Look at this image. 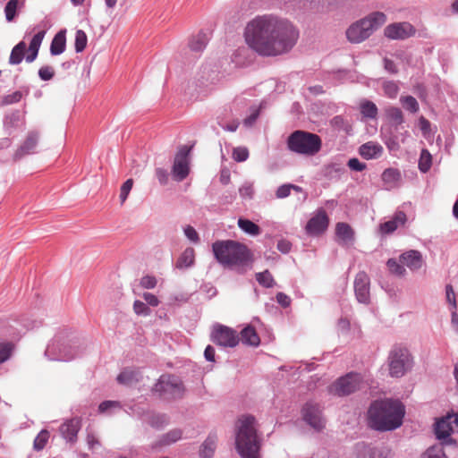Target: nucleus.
Returning a JSON list of instances; mask_svg holds the SVG:
<instances>
[{"mask_svg":"<svg viewBox=\"0 0 458 458\" xmlns=\"http://www.w3.org/2000/svg\"><path fill=\"white\" fill-rule=\"evenodd\" d=\"M217 437L216 434H209L199 449V455L202 458H211L216 447Z\"/></svg>","mask_w":458,"mask_h":458,"instance_id":"nucleus-23","label":"nucleus"},{"mask_svg":"<svg viewBox=\"0 0 458 458\" xmlns=\"http://www.w3.org/2000/svg\"><path fill=\"white\" fill-rule=\"evenodd\" d=\"M139 380V373L133 369H124L117 377L120 384L130 386Z\"/></svg>","mask_w":458,"mask_h":458,"instance_id":"nucleus-29","label":"nucleus"},{"mask_svg":"<svg viewBox=\"0 0 458 458\" xmlns=\"http://www.w3.org/2000/svg\"><path fill=\"white\" fill-rule=\"evenodd\" d=\"M44 37L45 31L41 30L38 31L36 35H34V37L32 38L29 47L30 54L26 56V61L28 63H31L37 58L39 47L42 43Z\"/></svg>","mask_w":458,"mask_h":458,"instance_id":"nucleus-22","label":"nucleus"},{"mask_svg":"<svg viewBox=\"0 0 458 458\" xmlns=\"http://www.w3.org/2000/svg\"><path fill=\"white\" fill-rule=\"evenodd\" d=\"M401 174L397 169L387 168L382 174L383 182L389 187H393L400 180Z\"/></svg>","mask_w":458,"mask_h":458,"instance_id":"nucleus-32","label":"nucleus"},{"mask_svg":"<svg viewBox=\"0 0 458 458\" xmlns=\"http://www.w3.org/2000/svg\"><path fill=\"white\" fill-rule=\"evenodd\" d=\"M386 16L384 13L374 12L363 19L352 23L346 30L347 39L351 43H360L367 39L374 30L384 25Z\"/></svg>","mask_w":458,"mask_h":458,"instance_id":"nucleus-5","label":"nucleus"},{"mask_svg":"<svg viewBox=\"0 0 458 458\" xmlns=\"http://www.w3.org/2000/svg\"><path fill=\"white\" fill-rule=\"evenodd\" d=\"M132 186H133L132 179H128L122 185L121 190H120V196H119L121 204H123L125 202V200L127 199V197H128Z\"/></svg>","mask_w":458,"mask_h":458,"instance_id":"nucleus-45","label":"nucleus"},{"mask_svg":"<svg viewBox=\"0 0 458 458\" xmlns=\"http://www.w3.org/2000/svg\"><path fill=\"white\" fill-rule=\"evenodd\" d=\"M348 166L353 171H363L366 168V165L360 162L358 158H351L348 161Z\"/></svg>","mask_w":458,"mask_h":458,"instance_id":"nucleus-56","label":"nucleus"},{"mask_svg":"<svg viewBox=\"0 0 458 458\" xmlns=\"http://www.w3.org/2000/svg\"><path fill=\"white\" fill-rule=\"evenodd\" d=\"M244 38L247 45L259 55L277 56L288 53L294 47L299 32L286 20L261 15L248 22Z\"/></svg>","mask_w":458,"mask_h":458,"instance_id":"nucleus-1","label":"nucleus"},{"mask_svg":"<svg viewBox=\"0 0 458 458\" xmlns=\"http://www.w3.org/2000/svg\"><path fill=\"white\" fill-rule=\"evenodd\" d=\"M405 222L406 215L402 211L396 212L391 220L382 223L379 225V232L383 235L392 233L399 226L403 225Z\"/></svg>","mask_w":458,"mask_h":458,"instance_id":"nucleus-19","label":"nucleus"},{"mask_svg":"<svg viewBox=\"0 0 458 458\" xmlns=\"http://www.w3.org/2000/svg\"><path fill=\"white\" fill-rule=\"evenodd\" d=\"M383 88L386 95L391 98H394L399 91L397 84L393 81L385 82Z\"/></svg>","mask_w":458,"mask_h":458,"instance_id":"nucleus-47","label":"nucleus"},{"mask_svg":"<svg viewBox=\"0 0 458 458\" xmlns=\"http://www.w3.org/2000/svg\"><path fill=\"white\" fill-rule=\"evenodd\" d=\"M191 148L187 146L182 147L174 157L173 165V175L176 181L184 180L190 172L188 156Z\"/></svg>","mask_w":458,"mask_h":458,"instance_id":"nucleus-12","label":"nucleus"},{"mask_svg":"<svg viewBox=\"0 0 458 458\" xmlns=\"http://www.w3.org/2000/svg\"><path fill=\"white\" fill-rule=\"evenodd\" d=\"M18 4H19L18 0H10L6 4V5L4 7V13H5L6 20L8 21H12L14 19V17L16 15Z\"/></svg>","mask_w":458,"mask_h":458,"instance_id":"nucleus-42","label":"nucleus"},{"mask_svg":"<svg viewBox=\"0 0 458 458\" xmlns=\"http://www.w3.org/2000/svg\"><path fill=\"white\" fill-rule=\"evenodd\" d=\"M329 218L327 212L320 208L316 215L312 216L306 225V232L310 235H319L323 233L328 227Z\"/></svg>","mask_w":458,"mask_h":458,"instance_id":"nucleus-15","label":"nucleus"},{"mask_svg":"<svg viewBox=\"0 0 458 458\" xmlns=\"http://www.w3.org/2000/svg\"><path fill=\"white\" fill-rule=\"evenodd\" d=\"M404 413V406L399 401H375L368 411L369 425L379 431L393 430L402 425Z\"/></svg>","mask_w":458,"mask_h":458,"instance_id":"nucleus-2","label":"nucleus"},{"mask_svg":"<svg viewBox=\"0 0 458 458\" xmlns=\"http://www.w3.org/2000/svg\"><path fill=\"white\" fill-rule=\"evenodd\" d=\"M81 427V420L79 418H72L61 425L60 432L66 440L74 443L77 440V434Z\"/></svg>","mask_w":458,"mask_h":458,"instance_id":"nucleus-17","label":"nucleus"},{"mask_svg":"<svg viewBox=\"0 0 458 458\" xmlns=\"http://www.w3.org/2000/svg\"><path fill=\"white\" fill-rule=\"evenodd\" d=\"M157 278L153 276L147 275L140 279V286L145 289H153L157 285Z\"/></svg>","mask_w":458,"mask_h":458,"instance_id":"nucleus-51","label":"nucleus"},{"mask_svg":"<svg viewBox=\"0 0 458 458\" xmlns=\"http://www.w3.org/2000/svg\"><path fill=\"white\" fill-rule=\"evenodd\" d=\"M86 440L89 449H93L96 445H99L98 439L93 433H88Z\"/></svg>","mask_w":458,"mask_h":458,"instance_id":"nucleus-63","label":"nucleus"},{"mask_svg":"<svg viewBox=\"0 0 458 458\" xmlns=\"http://www.w3.org/2000/svg\"><path fill=\"white\" fill-rule=\"evenodd\" d=\"M21 93L20 91H15L13 94L7 95L4 98V104L11 105L13 103H17L21 99Z\"/></svg>","mask_w":458,"mask_h":458,"instance_id":"nucleus-55","label":"nucleus"},{"mask_svg":"<svg viewBox=\"0 0 458 458\" xmlns=\"http://www.w3.org/2000/svg\"><path fill=\"white\" fill-rule=\"evenodd\" d=\"M331 124L332 126H334L335 128H337V129H344L346 130L345 128V121L344 119L340 116V115H337V116H335L332 120H331Z\"/></svg>","mask_w":458,"mask_h":458,"instance_id":"nucleus-61","label":"nucleus"},{"mask_svg":"<svg viewBox=\"0 0 458 458\" xmlns=\"http://www.w3.org/2000/svg\"><path fill=\"white\" fill-rule=\"evenodd\" d=\"M240 339L244 344L253 347H257L260 344V338L255 328L251 326H248L241 331Z\"/></svg>","mask_w":458,"mask_h":458,"instance_id":"nucleus-21","label":"nucleus"},{"mask_svg":"<svg viewBox=\"0 0 458 458\" xmlns=\"http://www.w3.org/2000/svg\"><path fill=\"white\" fill-rule=\"evenodd\" d=\"M291 190H294L296 191H301V188L297 186V185H293V184H284V185H281L277 190H276V198L278 199H284V198H286L290 195L291 193Z\"/></svg>","mask_w":458,"mask_h":458,"instance_id":"nucleus-40","label":"nucleus"},{"mask_svg":"<svg viewBox=\"0 0 458 458\" xmlns=\"http://www.w3.org/2000/svg\"><path fill=\"white\" fill-rule=\"evenodd\" d=\"M189 47H190L191 50H192L194 52L202 51L206 47L205 36L199 34V35L193 37L189 43Z\"/></svg>","mask_w":458,"mask_h":458,"instance_id":"nucleus-39","label":"nucleus"},{"mask_svg":"<svg viewBox=\"0 0 458 458\" xmlns=\"http://www.w3.org/2000/svg\"><path fill=\"white\" fill-rule=\"evenodd\" d=\"M412 366V358L407 348L395 345L388 356L389 374L394 377H403Z\"/></svg>","mask_w":458,"mask_h":458,"instance_id":"nucleus-7","label":"nucleus"},{"mask_svg":"<svg viewBox=\"0 0 458 458\" xmlns=\"http://www.w3.org/2000/svg\"><path fill=\"white\" fill-rule=\"evenodd\" d=\"M400 102L403 108L411 113H417L419 111V103L412 96L401 97Z\"/></svg>","mask_w":458,"mask_h":458,"instance_id":"nucleus-36","label":"nucleus"},{"mask_svg":"<svg viewBox=\"0 0 458 458\" xmlns=\"http://www.w3.org/2000/svg\"><path fill=\"white\" fill-rule=\"evenodd\" d=\"M55 75V70L52 66H43L38 71V76L43 81H49Z\"/></svg>","mask_w":458,"mask_h":458,"instance_id":"nucleus-49","label":"nucleus"},{"mask_svg":"<svg viewBox=\"0 0 458 458\" xmlns=\"http://www.w3.org/2000/svg\"><path fill=\"white\" fill-rule=\"evenodd\" d=\"M211 339L217 345L231 348L235 347L240 341V337L235 330L223 325L214 327Z\"/></svg>","mask_w":458,"mask_h":458,"instance_id":"nucleus-10","label":"nucleus"},{"mask_svg":"<svg viewBox=\"0 0 458 458\" xmlns=\"http://www.w3.org/2000/svg\"><path fill=\"white\" fill-rule=\"evenodd\" d=\"M432 165V156L428 149H422L419 159V169L427 173Z\"/></svg>","mask_w":458,"mask_h":458,"instance_id":"nucleus-34","label":"nucleus"},{"mask_svg":"<svg viewBox=\"0 0 458 458\" xmlns=\"http://www.w3.org/2000/svg\"><path fill=\"white\" fill-rule=\"evenodd\" d=\"M133 310L137 315L147 316L150 313L149 308L144 302L138 300L133 303Z\"/></svg>","mask_w":458,"mask_h":458,"instance_id":"nucleus-50","label":"nucleus"},{"mask_svg":"<svg viewBox=\"0 0 458 458\" xmlns=\"http://www.w3.org/2000/svg\"><path fill=\"white\" fill-rule=\"evenodd\" d=\"M420 130L423 133H428L430 130V123L423 116L419 120Z\"/></svg>","mask_w":458,"mask_h":458,"instance_id":"nucleus-64","label":"nucleus"},{"mask_svg":"<svg viewBox=\"0 0 458 458\" xmlns=\"http://www.w3.org/2000/svg\"><path fill=\"white\" fill-rule=\"evenodd\" d=\"M458 432V414H449L436 423L435 433L438 439H445Z\"/></svg>","mask_w":458,"mask_h":458,"instance_id":"nucleus-14","label":"nucleus"},{"mask_svg":"<svg viewBox=\"0 0 458 458\" xmlns=\"http://www.w3.org/2000/svg\"><path fill=\"white\" fill-rule=\"evenodd\" d=\"M335 234L344 243L352 242L354 239V231L350 225L344 222L336 224Z\"/></svg>","mask_w":458,"mask_h":458,"instance_id":"nucleus-24","label":"nucleus"},{"mask_svg":"<svg viewBox=\"0 0 458 458\" xmlns=\"http://www.w3.org/2000/svg\"><path fill=\"white\" fill-rule=\"evenodd\" d=\"M235 446L242 458H260V438L254 416L244 414L238 418L235 425Z\"/></svg>","mask_w":458,"mask_h":458,"instance_id":"nucleus-3","label":"nucleus"},{"mask_svg":"<svg viewBox=\"0 0 458 458\" xmlns=\"http://www.w3.org/2000/svg\"><path fill=\"white\" fill-rule=\"evenodd\" d=\"M239 193L242 198L251 199L254 195V186L252 182H245L243 183L240 189Z\"/></svg>","mask_w":458,"mask_h":458,"instance_id":"nucleus-48","label":"nucleus"},{"mask_svg":"<svg viewBox=\"0 0 458 458\" xmlns=\"http://www.w3.org/2000/svg\"><path fill=\"white\" fill-rule=\"evenodd\" d=\"M355 295L359 302L368 303L369 301V277L365 272H360L354 281Z\"/></svg>","mask_w":458,"mask_h":458,"instance_id":"nucleus-16","label":"nucleus"},{"mask_svg":"<svg viewBox=\"0 0 458 458\" xmlns=\"http://www.w3.org/2000/svg\"><path fill=\"white\" fill-rule=\"evenodd\" d=\"M360 113L363 117L374 119L377 115V106L368 99H363L360 103Z\"/></svg>","mask_w":458,"mask_h":458,"instance_id":"nucleus-28","label":"nucleus"},{"mask_svg":"<svg viewBox=\"0 0 458 458\" xmlns=\"http://www.w3.org/2000/svg\"><path fill=\"white\" fill-rule=\"evenodd\" d=\"M400 261L411 270L420 269L424 263L421 253L415 250L403 253L400 256Z\"/></svg>","mask_w":458,"mask_h":458,"instance_id":"nucleus-18","label":"nucleus"},{"mask_svg":"<svg viewBox=\"0 0 458 458\" xmlns=\"http://www.w3.org/2000/svg\"><path fill=\"white\" fill-rule=\"evenodd\" d=\"M26 50V44L21 41L18 43L12 50L9 63L11 64H19L21 63Z\"/></svg>","mask_w":458,"mask_h":458,"instance_id":"nucleus-30","label":"nucleus"},{"mask_svg":"<svg viewBox=\"0 0 458 458\" xmlns=\"http://www.w3.org/2000/svg\"><path fill=\"white\" fill-rule=\"evenodd\" d=\"M276 301L284 308H287L291 304V298L284 293L276 294Z\"/></svg>","mask_w":458,"mask_h":458,"instance_id":"nucleus-60","label":"nucleus"},{"mask_svg":"<svg viewBox=\"0 0 458 458\" xmlns=\"http://www.w3.org/2000/svg\"><path fill=\"white\" fill-rule=\"evenodd\" d=\"M445 295H446V301L452 305L454 310H456L457 303H456V299H455V293L451 284H447L445 286Z\"/></svg>","mask_w":458,"mask_h":458,"instance_id":"nucleus-52","label":"nucleus"},{"mask_svg":"<svg viewBox=\"0 0 458 458\" xmlns=\"http://www.w3.org/2000/svg\"><path fill=\"white\" fill-rule=\"evenodd\" d=\"M49 439V432L46 429L41 430L34 439L33 447L36 451L44 449Z\"/></svg>","mask_w":458,"mask_h":458,"instance_id":"nucleus-38","label":"nucleus"},{"mask_svg":"<svg viewBox=\"0 0 458 458\" xmlns=\"http://www.w3.org/2000/svg\"><path fill=\"white\" fill-rule=\"evenodd\" d=\"M156 176L161 184L164 185V184L167 183L169 174L165 169L157 168L156 169Z\"/></svg>","mask_w":458,"mask_h":458,"instance_id":"nucleus-58","label":"nucleus"},{"mask_svg":"<svg viewBox=\"0 0 458 458\" xmlns=\"http://www.w3.org/2000/svg\"><path fill=\"white\" fill-rule=\"evenodd\" d=\"M415 32V28L406 21L389 24L384 30L385 36L390 39H405L412 37Z\"/></svg>","mask_w":458,"mask_h":458,"instance_id":"nucleus-13","label":"nucleus"},{"mask_svg":"<svg viewBox=\"0 0 458 458\" xmlns=\"http://www.w3.org/2000/svg\"><path fill=\"white\" fill-rule=\"evenodd\" d=\"M195 260V251L193 248H187L178 258L176 267L178 268H187L193 265Z\"/></svg>","mask_w":458,"mask_h":458,"instance_id":"nucleus-27","label":"nucleus"},{"mask_svg":"<svg viewBox=\"0 0 458 458\" xmlns=\"http://www.w3.org/2000/svg\"><path fill=\"white\" fill-rule=\"evenodd\" d=\"M256 280L258 281V283L260 285H262L266 288H271L276 284L271 273L268 270H265L263 272L257 273Z\"/></svg>","mask_w":458,"mask_h":458,"instance_id":"nucleus-35","label":"nucleus"},{"mask_svg":"<svg viewBox=\"0 0 458 458\" xmlns=\"http://www.w3.org/2000/svg\"><path fill=\"white\" fill-rule=\"evenodd\" d=\"M38 134L35 131L30 132L27 135L23 143L21 145V147L18 150V154L21 156H24V155L31 153L35 149V148L38 144Z\"/></svg>","mask_w":458,"mask_h":458,"instance_id":"nucleus-25","label":"nucleus"},{"mask_svg":"<svg viewBox=\"0 0 458 458\" xmlns=\"http://www.w3.org/2000/svg\"><path fill=\"white\" fill-rule=\"evenodd\" d=\"M65 30H61L54 37L50 46V52L53 55H60L65 50Z\"/></svg>","mask_w":458,"mask_h":458,"instance_id":"nucleus-26","label":"nucleus"},{"mask_svg":"<svg viewBox=\"0 0 458 458\" xmlns=\"http://www.w3.org/2000/svg\"><path fill=\"white\" fill-rule=\"evenodd\" d=\"M303 420L314 429L320 431L326 426V420L322 415V409L318 403L308 402L302 408Z\"/></svg>","mask_w":458,"mask_h":458,"instance_id":"nucleus-11","label":"nucleus"},{"mask_svg":"<svg viewBox=\"0 0 458 458\" xmlns=\"http://www.w3.org/2000/svg\"><path fill=\"white\" fill-rule=\"evenodd\" d=\"M184 234L190 241L193 242H198L199 240L197 231L191 225H187L184 228Z\"/></svg>","mask_w":458,"mask_h":458,"instance_id":"nucleus-54","label":"nucleus"},{"mask_svg":"<svg viewBox=\"0 0 458 458\" xmlns=\"http://www.w3.org/2000/svg\"><path fill=\"white\" fill-rule=\"evenodd\" d=\"M155 390L159 392L165 398H181L184 393L182 382L172 375H163L155 386Z\"/></svg>","mask_w":458,"mask_h":458,"instance_id":"nucleus-8","label":"nucleus"},{"mask_svg":"<svg viewBox=\"0 0 458 458\" xmlns=\"http://www.w3.org/2000/svg\"><path fill=\"white\" fill-rule=\"evenodd\" d=\"M286 143L290 151L307 157L315 156L322 148V140L318 134L302 130L292 132Z\"/></svg>","mask_w":458,"mask_h":458,"instance_id":"nucleus-6","label":"nucleus"},{"mask_svg":"<svg viewBox=\"0 0 458 458\" xmlns=\"http://www.w3.org/2000/svg\"><path fill=\"white\" fill-rule=\"evenodd\" d=\"M217 261L229 267H243L251 262L248 247L234 241H218L212 246Z\"/></svg>","mask_w":458,"mask_h":458,"instance_id":"nucleus-4","label":"nucleus"},{"mask_svg":"<svg viewBox=\"0 0 458 458\" xmlns=\"http://www.w3.org/2000/svg\"><path fill=\"white\" fill-rule=\"evenodd\" d=\"M386 265L390 272L394 275L403 276L405 274V268L394 259H388Z\"/></svg>","mask_w":458,"mask_h":458,"instance_id":"nucleus-46","label":"nucleus"},{"mask_svg":"<svg viewBox=\"0 0 458 458\" xmlns=\"http://www.w3.org/2000/svg\"><path fill=\"white\" fill-rule=\"evenodd\" d=\"M181 437L182 431L180 429H173L162 437L160 445H171L181 439Z\"/></svg>","mask_w":458,"mask_h":458,"instance_id":"nucleus-37","label":"nucleus"},{"mask_svg":"<svg viewBox=\"0 0 458 458\" xmlns=\"http://www.w3.org/2000/svg\"><path fill=\"white\" fill-rule=\"evenodd\" d=\"M386 117L389 121L396 125L403 123V114L400 108L395 106H390L386 110Z\"/></svg>","mask_w":458,"mask_h":458,"instance_id":"nucleus-33","label":"nucleus"},{"mask_svg":"<svg viewBox=\"0 0 458 458\" xmlns=\"http://www.w3.org/2000/svg\"><path fill=\"white\" fill-rule=\"evenodd\" d=\"M142 297L145 300V301L152 307H157L159 304V300L153 293H144Z\"/></svg>","mask_w":458,"mask_h":458,"instance_id":"nucleus-59","label":"nucleus"},{"mask_svg":"<svg viewBox=\"0 0 458 458\" xmlns=\"http://www.w3.org/2000/svg\"><path fill=\"white\" fill-rule=\"evenodd\" d=\"M422 458H447L442 446H432L423 454Z\"/></svg>","mask_w":458,"mask_h":458,"instance_id":"nucleus-44","label":"nucleus"},{"mask_svg":"<svg viewBox=\"0 0 458 458\" xmlns=\"http://www.w3.org/2000/svg\"><path fill=\"white\" fill-rule=\"evenodd\" d=\"M11 345L0 343V363L4 362L11 355Z\"/></svg>","mask_w":458,"mask_h":458,"instance_id":"nucleus-53","label":"nucleus"},{"mask_svg":"<svg viewBox=\"0 0 458 458\" xmlns=\"http://www.w3.org/2000/svg\"><path fill=\"white\" fill-rule=\"evenodd\" d=\"M362 384V378L360 374L349 373L332 385L330 392L339 396L348 395L361 388Z\"/></svg>","mask_w":458,"mask_h":458,"instance_id":"nucleus-9","label":"nucleus"},{"mask_svg":"<svg viewBox=\"0 0 458 458\" xmlns=\"http://www.w3.org/2000/svg\"><path fill=\"white\" fill-rule=\"evenodd\" d=\"M88 38L86 33L79 30L75 34V50L76 52H81L85 49L87 46Z\"/></svg>","mask_w":458,"mask_h":458,"instance_id":"nucleus-41","label":"nucleus"},{"mask_svg":"<svg viewBox=\"0 0 458 458\" xmlns=\"http://www.w3.org/2000/svg\"><path fill=\"white\" fill-rule=\"evenodd\" d=\"M238 226L246 233L256 236L260 233V228L258 225L250 220L239 218Z\"/></svg>","mask_w":458,"mask_h":458,"instance_id":"nucleus-31","label":"nucleus"},{"mask_svg":"<svg viewBox=\"0 0 458 458\" xmlns=\"http://www.w3.org/2000/svg\"><path fill=\"white\" fill-rule=\"evenodd\" d=\"M292 244L290 242L286 240H281L277 243V249L282 253H288L291 250Z\"/></svg>","mask_w":458,"mask_h":458,"instance_id":"nucleus-62","label":"nucleus"},{"mask_svg":"<svg viewBox=\"0 0 458 458\" xmlns=\"http://www.w3.org/2000/svg\"><path fill=\"white\" fill-rule=\"evenodd\" d=\"M232 157L236 162H244L249 157V150L246 147H237L233 149Z\"/></svg>","mask_w":458,"mask_h":458,"instance_id":"nucleus-43","label":"nucleus"},{"mask_svg":"<svg viewBox=\"0 0 458 458\" xmlns=\"http://www.w3.org/2000/svg\"><path fill=\"white\" fill-rule=\"evenodd\" d=\"M359 152L366 159L377 158L383 153V147L379 143L369 141L360 147Z\"/></svg>","mask_w":458,"mask_h":458,"instance_id":"nucleus-20","label":"nucleus"},{"mask_svg":"<svg viewBox=\"0 0 458 458\" xmlns=\"http://www.w3.org/2000/svg\"><path fill=\"white\" fill-rule=\"evenodd\" d=\"M167 420L165 418V415H153L148 422L150 423L151 426L153 427H160L162 425H164L165 423H166Z\"/></svg>","mask_w":458,"mask_h":458,"instance_id":"nucleus-57","label":"nucleus"}]
</instances>
